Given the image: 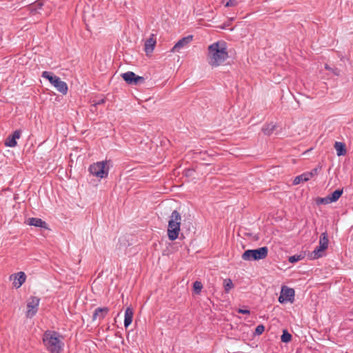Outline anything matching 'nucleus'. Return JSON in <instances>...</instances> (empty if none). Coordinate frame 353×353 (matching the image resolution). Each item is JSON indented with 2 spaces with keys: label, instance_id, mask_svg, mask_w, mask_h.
Masks as SVG:
<instances>
[{
  "label": "nucleus",
  "instance_id": "nucleus-20",
  "mask_svg": "<svg viewBox=\"0 0 353 353\" xmlns=\"http://www.w3.org/2000/svg\"><path fill=\"white\" fill-rule=\"evenodd\" d=\"M310 179L309 177V174L307 172H305L299 176H297L294 179L293 183L294 185H297L301 182H305L309 181Z\"/></svg>",
  "mask_w": 353,
  "mask_h": 353
},
{
  "label": "nucleus",
  "instance_id": "nucleus-25",
  "mask_svg": "<svg viewBox=\"0 0 353 353\" xmlns=\"http://www.w3.org/2000/svg\"><path fill=\"white\" fill-rule=\"evenodd\" d=\"M331 201L330 199V197L329 196H327L324 198H321V197H318L316 199V203L317 205H321V204H323V205H327V204H329V203H331Z\"/></svg>",
  "mask_w": 353,
  "mask_h": 353
},
{
  "label": "nucleus",
  "instance_id": "nucleus-19",
  "mask_svg": "<svg viewBox=\"0 0 353 353\" xmlns=\"http://www.w3.org/2000/svg\"><path fill=\"white\" fill-rule=\"evenodd\" d=\"M343 189H337L335 191H334L331 194H329L330 199L332 203L336 202L339 200V199L341 196L343 194Z\"/></svg>",
  "mask_w": 353,
  "mask_h": 353
},
{
  "label": "nucleus",
  "instance_id": "nucleus-2",
  "mask_svg": "<svg viewBox=\"0 0 353 353\" xmlns=\"http://www.w3.org/2000/svg\"><path fill=\"white\" fill-rule=\"evenodd\" d=\"M46 349L50 353H61L64 343L60 339V335L55 331H46L43 336Z\"/></svg>",
  "mask_w": 353,
  "mask_h": 353
},
{
  "label": "nucleus",
  "instance_id": "nucleus-7",
  "mask_svg": "<svg viewBox=\"0 0 353 353\" xmlns=\"http://www.w3.org/2000/svg\"><path fill=\"white\" fill-rule=\"evenodd\" d=\"M40 302V299L37 296H30L27 303L28 310L26 312L27 318H32L37 312Z\"/></svg>",
  "mask_w": 353,
  "mask_h": 353
},
{
  "label": "nucleus",
  "instance_id": "nucleus-22",
  "mask_svg": "<svg viewBox=\"0 0 353 353\" xmlns=\"http://www.w3.org/2000/svg\"><path fill=\"white\" fill-rule=\"evenodd\" d=\"M223 288H224V291L226 293H229L230 290H232L234 288L232 281L230 279H224L223 280Z\"/></svg>",
  "mask_w": 353,
  "mask_h": 353
},
{
  "label": "nucleus",
  "instance_id": "nucleus-30",
  "mask_svg": "<svg viewBox=\"0 0 353 353\" xmlns=\"http://www.w3.org/2000/svg\"><path fill=\"white\" fill-rule=\"evenodd\" d=\"M193 287L196 293H199L203 288V285L200 281H195Z\"/></svg>",
  "mask_w": 353,
  "mask_h": 353
},
{
  "label": "nucleus",
  "instance_id": "nucleus-31",
  "mask_svg": "<svg viewBox=\"0 0 353 353\" xmlns=\"http://www.w3.org/2000/svg\"><path fill=\"white\" fill-rule=\"evenodd\" d=\"M236 5V1L235 0H228V1L225 3V6L226 7H230V6H235Z\"/></svg>",
  "mask_w": 353,
  "mask_h": 353
},
{
  "label": "nucleus",
  "instance_id": "nucleus-15",
  "mask_svg": "<svg viewBox=\"0 0 353 353\" xmlns=\"http://www.w3.org/2000/svg\"><path fill=\"white\" fill-rule=\"evenodd\" d=\"M28 223L30 225L48 229L47 223L39 218H30L28 220Z\"/></svg>",
  "mask_w": 353,
  "mask_h": 353
},
{
  "label": "nucleus",
  "instance_id": "nucleus-1",
  "mask_svg": "<svg viewBox=\"0 0 353 353\" xmlns=\"http://www.w3.org/2000/svg\"><path fill=\"white\" fill-rule=\"evenodd\" d=\"M228 58L226 43L223 41L214 42L208 48L207 61L212 68L223 63Z\"/></svg>",
  "mask_w": 353,
  "mask_h": 353
},
{
  "label": "nucleus",
  "instance_id": "nucleus-24",
  "mask_svg": "<svg viewBox=\"0 0 353 353\" xmlns=\"http://www.w3.org/2000/svg\"><path fill=\"white\" fill-rule=\"evenodd\" d=\"M292 340V335L288 332L287 330H284L283 331L282 335L281 336V341L283 343H288Z\"/></svg>",
  "mask_w": 353,
  "mask_h": 353
},
{
  "label": "nucleus",
  "instance_id": "nucleus-9",
  "mask_svg": "<svg viewBox=\"0 0 353 353\" xmlns=\"http://www.w3.org/2000/svg\"><path fill=\"white\" fill-rule=\"evenodd\" d=\"M124 81L130 85H138L144 82L145 79L143 77L136 75L133 72H127L121 74Z\"/></svg>",
  "mask_w": 353,
  "mask_h": 353
},
{
  "label": "nucleus",
  "instance_id": "nucleus-29",
  "mask_svg": "<svg viewBox=\"0 0 353 353\" xmlns=\"http://www.w3.org/2000/svg\"><path fill=\"white\" fill-rule=\"evenodd\" d=\"M264 330H265V326L262 324H260L256 327L254 334L255 335H261V334H263Z\"/></svg>",
  "mask_w": 353,
  "mask_h": 353
},
{
  "label": "nucleus",
  "instance_id": "nucleus-8",
  "mask_svg": "<svg viewBox=\"0 0 353 353\" xmlns=\"http://www.w3.org/2000/svg\"><path fill=\"white\" fill-rule=\"evenodd\" d=\"M294 294L295 292L293 288L283 286L281 288V294L279 297V301L281 303H283L285 302L293 303L294 301Z\"/></svg>",
  "mask_w": 353,
  "mask_h": 353
},
{
  "label": "nucleus",
  "instance_id": "nucleus-5",
  "mask_svg": "<svg viewBox=\"0 0 353 353\" xmlns=\"http://www.w3.org/2000/svg\"><path fill=\"white\" fill-rule=\"evenodd\" d=\"M268 248L265 246L254 250H245L242 254V259L245 261H258L266 258Z\"/></svg>",
  "mask_w": 353,
  "mask_h": 353
},
{
  "label": "nucleus",
  "instance_id": "nucleus-13",
  "mask_svg": "<svg viewBox=\"0 0 353 353\" xmlns=\"http://www.w3.org/2000/svg\"><path fill=\"white\" fill-rule=\"evenodd\" d=\"M109 312V308L107 307H97L95 309L93 315L92 320L95 321L97 319L101 320L105 318V316L108 314Z\"/></svg>",
  "mask_w": 353,
  "mask_h": 353
},
{
  "label": "nucleus",
  "instance_id": "nucleus-26",
  "mask_svg": "<svg viewBox=\"0 0 353 353\" xmlns=\"http://www.w3.org/2000/svg\"><path fill=\"white\" fill-rule=\"evenodd\" d=\"M304 258V255L303 254H295L289 257V262L294 263L302 260Z\"/></svg>",
  "mask_w": 353,
  "mask_h": 353
},
{
  "label": "nucleus",
  "instance_id": "nucleus-33",
  "mask_svg": "<svg viewBox=\"0 0 353 353\" xmlns=\"http://www.w3.org/2000/svg\"><path fill=\"white\" fill-rule=\"evenodd\" d=\"M93 102H94V105L96 106L97 105L103 104L105 102V99H99L98 101H94Z\"/></svg>",
  "mask_w": 353,
  "mask_h": 353
},
{
  "label": "nucleus",
  "instance_id": "nucleus-6",
  "mask_svg": "<svg viewBox=\"0 0 353 353\" xmlns=\"http://www.w3.org/2000/svg\"><path fill=\"white\" fill-rule=\"evenodd\" d=\"M107 161H100L93 163L89 167V172L91 174L100 178H106L108 175V168H106Z\"/></svg>",
  "mask_w": 353,
  "mask_h": 353
},
{
  "label": "nucleus",
  "instance_id": "nucleus-4",
  "mask_svg": "<svg viewBox=\"0 0 353 353\" xmlns=\"http://www.w3.org/2000/svg\"><path fill=\"white\" fill-rule=\"evenodd\" d=\"M41 77L48 79L59 92L63 94H67L68 85L65 82L61 81L59 77L54 75L53 73L48 71H43L41 74Z\"/></svg>",
  "mask_w": 353,
  "mask_h": 353
},
{
  "label": "nucleus",
  "instance_id": "nucleus-17",
  "mask_svg": "<svg viewBox=\"0 0 353 353\" xmlns=\"http://www.w3.org/2000/svg\"><path fill=\"white\" fill-rule=\"evenodd\" d=\"M326 250L325 247L319 245L311 253L310 258L312 259H317L323 256V252Z\"/></svg>",
  "mask_w": 353,
  "mask_h": 353
},
{
  "label": "nucleus",
  "instance_id": "nucleus-16",
  "mask_svg": "<svg viewBox=\"0 0 353 353\" xmlns=\"http://www.w3.org/2000/svg\"><path fill=\"white\" fill-rule=\"evenodd\" d=\"M133 310L132 308L128 307L125 309V318H124V326L127 328L132 322L133 319Z\"/></svg>",
  "mask_w": 353,
  "mask_h": 353
},
{
  "label": "nucleus",
  "instance_id": "nucleus-12",
  "mask_svg": "<svg viewBox=\"0 0 353 353\" xmlns=\"http://www.w3.org/2000/svg\"><path fill=\"white\" fill-rule=\"evenodd\" d=\"M156 43L155 35L153 34L145 41L144 50L148 56L153 52Z\"/></svg>",
  "mask_w": 353,
  "mask_h": 353
},
{
  "label": "nucleus",
  "instance_id": "nucleus-11",
  "mask_svg": "<svg viewBox=\"0 0 353 353\" xmlns=\"http://www.w3.org/2000/svg\"><path fill=\"white\" fill-rule=\"evenodd\" d=\"M12 277H14L13 285L16 288H19L25 283L26 279V275L23 272L12 274L10 279H12Z\"/></svg>",
  "mask_w": 353,
  "mask_h": 353
},
{
  "label": "nucleus",
  "instance_id": "nucleus-23",
  "mask_svg": "<svg viewBox=\"0 0 353 353\" xmlns=\"http://www.w3.org/2000/svg\"><path fill=\"white\" fill-rule=\"evenodd\" d=\"M274 130L275 125L272 123L265 125L262 128V131L263 132V133L267 135L271 134Z\"/></svg>",
  "mask_w": 353,
  "mask_h": 353
},
{
  "label": "nucleus",
  "instance_id": "nucleus-32",
  "mask_svg": "<svg viewBox=\"0 0 353 353\" xmlns=\"http://www.w3.org/2000/svg\"><path fill=\"white\" fill-rule=\"evenodd\" d=\"M238 313L243 314H249L250 313V310L245 309H239Z\"/></svg>",
  "mask_w": 353,
  "mask_h": 353
},
{
  "label": "nucleus",
  "instance_id": "nucleus-10",
  "mask_svg": "<svg viewBox=\"0 0 353 353\" xmlns=\"http://www.w3.org/2000/svg\"><path fill=\"white\" fill-rule=\"evenodd\" d=\"M21 132L19 130H17L14 131V132L9 135L6 141H5V145L8 147H15L17 144V139H19L21 137Z\"/></svg>",
  "mask_w": 353,
  "mask_h": 353
},
{
  "label": "nucleus",
  "instance_id": "nucleus-14",
  "mask_svg": "<svg viewBox=\"0 0 353 353\" xmlns=\"http://www.w3.org/2000/svg\"><path fill=\"white\" fill-rule=\"evenodd\" d=\"M192 38L193 37L192 35H188V37H183L181 39L179 40L172 48V51H179L181 48L184 47L190 42H191L192 41Z\"/></svg>",
  "mask_w": 353,
  "mask_h": 353
},
{
  "label": "nucleus",
  "instance_id": "nucleus-18",
  "mask_svg": "<svg viewBox=\"0 0 353 353\" xmlns=\"http://www.w3.org/2000/svg\"><path fill=\"white\" fill-rule=\"evenodd\" d=\"M334 148L339 157L343 156L346 154L345 144L342 142L336 141L334 143Z\"/></svg>",
  "mask_w": 353,
  "mask_h": 353
},
{
  "label": "nucleus",
  "instance_id": "nucleus-27",
  "mask_svg": "<svg viewBox=\"0 0 353 353\" xmlns=\"http://www.w3.org/2000/svg\"><path fill=\"white\" fill-rule=\"evenodd\" d=\"M43 6V3L41 1H37L31 5L30 10L32 12H36L37 10L41 9Z\"/></svg>",
  "mask_w": 353,
  "mask_h": 353
},
{
  "label": "nucleus",
  "instance_id": "nucleus-28",
  "mask_svg": "<svg viewBox=\"0 0 353 353\" xmlns=\"http://www.w3.org/2000/svg\"><path fill=\"white\" fill-rule=\"evenodd\" d=\"M321 167L318 166L316 168H314L312 169L310 172H307V174H309L310 179L312 178L313 176L317 175L319 174V172L321 170Z\"/></svg>",
  "mask_w": 353,
  "mask_h": 353
},
{
  "label": "nucleus",
  "instance_id": "nucleus-21",
  "mask_svg": "<svg viewBox=\"0 0 353 353\" xmlns=\"http://www.w3.org/2000/svg\"><path fill=\"white\" fill-rule=\"evenodd\" d=\"M328 243L329 240L327 232L322 233L321 235L320 236L319 245L325 247V248L327 249L328 247Z\"/></svg>",
  "mask_w": 353,
  "mask_h": 353
},
{
  "label": "nucleus",
  "instance_id": "nucleus-3",
  "mask_svg": "<svg viewBox=\"0 0 353 353\" xmlns=\"http://www.w3.org/2000/svg\"><path fill=\"white\" fill-rule=\"evenodd\" d=\"M181 221V214L177 210H174L170 216L168 225V236L170 241H174L179 237Z\"/></svg>",
  "mask_w": 353,
  "mask_h": 353
}]
</instances>
